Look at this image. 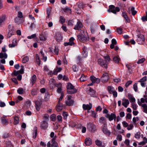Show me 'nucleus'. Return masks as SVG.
Returning <instances> with one entry per match:
<instances>
[{"label": "nucleus", "mask_w": 147, "mask_h": 147, "mask_svg": "<svg viewBox=\"0 0 147 147\" xmlns=\"http://www.w3.org/2000/svg\"><path fill=\"white\" fill-rule=\"evenodd\" d=\"M103 58L105 59H100L98 61V63L103 67L107 68L108 62L111 60L110 57L108 55L103 56Z\"/></svg>", "instance_id": "1"}, {"label": "nucleus", "mask_w": 147, "mask_h": 147, "mask_svg": "<svg viewBox=\"0 0 147 147\" xmlns=\"http://www.w3.org/2000/svg\"><path fill=\"white\" fill-rule=\"evenodd\" d=\"M67 89L70 90L67 91L68 93L69 94H74L76 92V90L74 88V87L71 83H68L67 86Z\"/></svg>", "instance_id": "2"}, {"label": "nucleus", "mask_w": 147, "mask_h": 147, "mask_svg": "<svg viewBox=\"0 0 147 147\" xmlns=\"http://www.w3.org/2000/svg\"><path fill=\"white\" fill-rule=\"evenodd\" d=\"M56 138V136H55L54 137L52 138L51 140L52 144L50 142H49L47 144V147H57V143L55 141V140Z\"/></svg>", "instance_id": "3"}, {"label": "nucleus", "mask_w": 147, "mask_h": 147, "mask_svg": "<svg viewBox=\"0 0 147 147\" xmlns=\"http://www.w3.org/2000/svg\"><path fill=\"white\" fill-rule=\"evenodd\" d=\"M107 126V123H105L101 127L102 130L105 134L110 135L111 134V132L108 130Z\"/></svg>", "instance_id": "4"}, {"label": "nucleus", "mask_w": 147, "mask_h": 147, "mask_svg": "<svg viewBox=\"0 0 147 147\" xmlns=\"http://www.w3.org/2000/svg\"><path fill=\"white\" fill-rule=\"evenodd\" d=\"M109 76L108 74L105 73L104 74L101 78V80L103 83H106L108 81Z\"/></svg>", "instance_id": "5"}, {"label": "nucleus", "mask_w": 147, "mask_h": 147, "mask_svg": "<svg viewBox=\"0 0 147 147\" xmlns=\"http://www.w3.org/2000/svg\"><path fill=\"white\" fill-rule=\"evenodd\" d=\"M66 104L68 106H71L73 105L74 101L72 99L71 96L68 95L67 96V99L65 101Z\"/></svg>", "instance_id": "6"}, {"label": "nucleus", "mask_w": 147, "mask_h": 147, "mask_svg": "<svg viewBox=\"0 0 147 147\" xmlns=\"http://www.w3.org/2000/svg\"><path fill=\"white\" fill-rule=\"evenodd\" d=\"M15 33V30L13 26L9 25V32L8 34V37H10L11 36Z\"/></svg>", "instance_id": "7"}, {"label": "nucleus", "mask_w": 147, "mask_h": 147, "mask_svg": "<svg viewBox=\"0 0 147 147\" xmlns=\"http://www.w3.org/2000/svg\"><path fill=\"white\" fill-rule=\"evenodd\" d=\"M87 129L91 131H94L95 130L96 126L91 123H89L87 125Z\"/></svg>", "instance_id": "8"}, {"label": "nucleus", "mask_w": 147, "mask_h": 147, "mask_svg": "<svg viewBox=\"0 0 147 147\" xmlns=\"http://www.w3.org/2000/svg\"><path fill=\"white\" fill-rule=\"evenodd\" d=\"M116 115L114 113H111L110 115L107 114L105 115V117L108 118L110 121H111L113 119V118L115 117Z\"/></svg>", "instance_id": "9"}, {"label": "nucleus", "mask_w": 147, "mask_h": 147, "mask_svg": "<svg viewBox=\"0 0 147 147\" xmlns=\"http://www.w3.org/2000/svg\"><path fill=\"white\" fill-rule=\"evenodd\" d=\"M90 80L92 83H98L100 82V80L98 78H96L94 76H91L90 77Z\"/></svg>", "instance_id": "10"}, {"label": "nucleus", "mask_w": 147, "mask_h": 147, "mask_svg": "<svg viewBox=\"0 0 147 147\" xmlns=\"http://www.w3.org/2000/svg\"><path fill=\"white\" fill-rule=\"evenodd\" d=\"M128 11L129 13H131L133 16L136 14L137 12L135 10V8L133 7H129L128 8Z\"/></svg>", "instance_id": "11"}, {"label": "nucleus", "mask_w": 147, "mask_h": 147, "mask_svg": "<svg viewBox=\"0 0 147 147\" xmlns=\"http://www.w3.org/2000/svg\"><path fill=\"white\" fill-rule=\"evenodd\" d=\"M138 104L141 106L143 109V111L146 113H147V105L146 104H140L139 101L138 102Z\"/></svg>", "instance_id": "12"}, {"label": "nucleus", "mask_w": 147, "mask_h": 147, "mask_svg": "<svg viewBox=\"0 0 147 147\" xmlns=\"http://www.w3.org/2000/svg\"><path fill=\"white\" fill-rule=\"evenodd\" d=\"M82 27V24L81 22L78 21L75 25L74 29L76 30H80Z\"/></svg>", "instance_id": "13"}, {"label": "nucleus", "mask_w": 147, "mask_h": 147, "mask_svg": "<svg viewBox=\"0 0 147 147\" xmlns=\"http://www.w3.org/2000/svg\"><path fill=\"white\" fill-rule=\"evenodd\" d=\"M74 39L73 37L70 38L69 40V42H65L64 43V45L65 46H67L68 45H72L74 43L73 42Z\"/></svg>", "instance_id": "14"}, {"label": "nucleus", "mask_w": 147, "mask_h": 147, "mask_svg": "<svg viewBox=\"0 0 147 147\" xmlns=\"http://www.w3.org/2000/svg\"><path fill=\"white\" fill-rule=\"evenodd\" d=\"M63 108L62 104L60 103H58L56 107V110L58 112L61 111Z\"/></svg>", "instance_id": "15"}, {"label": "nucleus", "mask_w": 147, "mask_h": 147, "mask_svg": "<svg viewBox=\"0 0 147 147\" xmlns=\"http://www.w3.org/2000/svg\"><path fill=\"white\" fill-rule=\"evenodd\" d=\"M129 101L127 99H125L122 100V104L125 108H127V107L128 105L129 104Z\"/></svg>", "instance_id": "16"}, {"label": "nucleus", "mask_w": 147, "mask_h": 147, "mask_svg": "<svg viewBox=\"0 0 147 147\" xmlns=\"http://www.w3.org/2000/svg\"><path fill=\"white\" fill-rule=\"evenodd\" d=\"M92 107V105L90 103L89 105H85L83 104V108L84 110H90Z\"/></svg>", "instance_id": "17"}, {"label": "nucleus", "mask_w": 147, "mask_h": 147, "mask_svg": "<svg viewBox=\"0 0 147 147\" xmlns=\"http://www.w3.org/2000/svg\"><path fill=\"white\" fill-rule=\"evenodd\" d=\"M46 53V52H43L42 49H41L40 53L41 54V56L42 57V60L45 61H46L47 59V57L46 56H45V55Z\"/></svg>", "instance_id": "18"}, {"label": "nucleus", "mask_w": 147, "mask_h": 147, "mask_svg": "<svg viewBox=\"0 0 147 147\" xmlns=\"http://www.w3.org/2000/svg\"><path fill=\"white\" fill-rule=\"evenodd\" d=\"M41 126L42 128L43 129H46L48 126V124L47 122L45 121H42Z\"/></svg>", "instance_id": "19"}, {"label": "nucleus", "mask_w": 147, "mask_h": 147, "mask_svg": "<svg viewBox=\"0 0 147 147\" xmlns=\"http://www.w3.org/2000/svg\"><path fill=\"white\" fill-rule=\"evenodd\" d=\"M128 99L131 102L134 103L135 102L136 100L134 97L131 94H128L127 96Z\"/></svg>", "instance_id": "20"}, {"label": "nucleus", "mask_w": 147, "mask_h": 147, "mask_svg": "<svg viewBox=\"0 0 147 147\" xmlns=\"http://www.w3.org/2000/svg\"><path fill=\"white\" fill-rule=\"evenodd\" d=\"M17 45V43L16 39H14L12 40V43L9 45V47H14L16 46Z\"/></svg>", "instance_id": "21"}, {"label": "nucleus", "mask_w": 147, "mask_h": 147, "mask_svg": "<svg viewBox=\"0 0 147 147\" xmlns=\"http://www.w3.org/2000/svg\"><path fill=\"white\" fill-rule=\"evenodd\" d=\"M62 69L61 68L58 66H56V67L54 69L53 74L55 75H56L58 72H60Z\"/></svg>", "instance_id": "22"}, {"label": "nucleus", "mask_w": 147, "mask_h": 147, "mask_svg": "<svg viewBox=\"0 0 147 147\" xmlns=\"http://www.w3.org/2000/svg\"><path fill=\"white\" fill-rule=\"evenodd\" d=\"M145 40V38L144 36L143 35L141 34L138 37L137 39V41L140 43H142V42L144 41Z\"/></svg>", "instance_id": "23"}, {"label": "nucleus", "mask_w": 147, "mask_h": 147, "mask_svg": "<svg viewBox=\"0 0 147 147\" xmlns=\"http://www.w3.org/2000/svg\"><path fill=\"white\" fill-rule=\"evenodd\" d=\"M36 76L35 75H33L30 79V83L32 85H33L36 82Z\"/></svg>", "instance_id": "24"}, {"label": "nucleus", "mask_w": 147, "mask_h": 147, "mask_svg": "<svg viewBox=\"0 0 147 147\" xmlns=\"http://www.w3.org/2000/svg\"><path fill=\"white\" fill-rule=\"evenodd\" d=\"M85 144L86 145L89 146L92 143L91 139L90 138H87L85 140Z\"/></svg>", "instance_id": "25"}, {"label": "nucleus", "mask_w": 147, "mask_h": 147, "mask_svg": "<svg viewBox=\"0 0 147 147\" xmlns=\"http://www.w3.org/2000/svg\"><path fill=\"white\" fill-rule=\"evenodd\" d=\"M51 8H49L47 9V18H49L51 16Z\"/></svg>", "instance_id": "26"}, {"label": "nucleus", "mask_w": 147, "mask_h": 147, "mask_svg": "<svg viewBox=\"0 0 147 147\" xmlns=\"http://www.w3.org/2000/svg\"><path fill=\"white\" fill-rule=\"evenodd\" d=\"M117 44V42L116 40L114 39H113L111 40V44L110 45V48L111 49H113L114 47V45Z\"/></svg>", "instance_id": "27"}, {"label": "nucleus", "mask_w": 147, "mask_h": 147, "mask_svg": "<svg viewBox=\"0 0 147 147\" xmlns=\"http://www.w3.org/2000/svg\"><path fill=\"white\" fill-rule=\"evenodd\" d=\"M123 16L124 18L125 19L126 22H130V20L129 19L127 15L126 14V13L125 12H123L122 13Z\"/></svg>", "instance_id": "28"}, {"label": "nucleus", "mask_w": 147, "mask_h": 147, "mask_svg": "<svg viewBox=\"0 0 147 147\" xmlns=\"http://www.w3.org/2000/svg\"><path fill=\"white\" fill-rule=\"evenodd\" d=\"M58 87V89L57 90V92L58 93H61L62 94V92H62V89H61V87H62V85L61 84H58V86H57Z\"/></svg>", "instance_id": "29"}, {"label": "nucleus", "mask_w": 147, "mask_h": 147, "mask_svg": "<svg viewBox=\"0 0 147 147\" xmlns=\"http://www.w3.org/2000/svg\"><path fill=\"white\" fill-rule=\"evenodd\" d=\"M55 38L58 41L61 40L62 37L60 34L59 33L56 34L55 35Z\"/></svg>", "instance_id": "30"}, {"label": "nucleus", "mask_w": 147, "mask_h": 147, "mask_svg": "<svg viewBox=\"0 0 147 147\" xmlns=\"http://www.w3.org/2000/svg\"><path fill=\"white\" fill-rule=\"evenodd\" d=\"M89 91L90 94L92 96H94L96 93L95 91L91 88H90L89 90Z\"/></svg>", "instance_id": "31"}, {"label": "nucleus", "mask_w": 147, "mask_h": 147, "mask_svg": "<svg viewBox=\"0 0 147 147\" xmlns=\"http://www.w3.org/2000/svg\"><path fill=\"white\" fill-rule=\"evenodd\" d=\"M19 122V118L17 116H15L14 118L13 123L15 125L17 124Z\"/></svg>", "instance_id": "32"}, {"label": "nucleus", "mask_w": 147, "mask_h": 147, "mask_svg": "<svg viewBox=\"0 0 147 147\" xmlns=\"http://www.w3.org/2000/svg\"><path fill=\"white\" fill-rule=\"evenodd\" d=\"M120 11V9L118 7H116L113 10H111L110 12H112L114 13H115L117 12H119Z\"/></svg>", "instance_id": "33"}, {"label": "nucleus", "mask_w": 147, "mask_h": 147, "mask_svg": "<svg viewBox=\"0 0 147 147\" xmlns=\"http://www.w3.org/2000/svg\"><path fill=\"white\" fill-rule=\"evenodd\" d=\"M39 38L40 40L45 41L46 39V37L42 34H40L39 36Z\"/></svg>", "instance_id": "34"}, {"label": "nucleus", "mask_w": 147, "mask_h": 147, "mask_svg": "<svg viewBox=\"0 0 147 147\" xmlns=\"http://www.w3.org/2000/svg\"><path fill=\"white\" fill-rule=\"evenodd\" d=\"M1 121L2 123L3 124L5 125L8 123V121L5 117H3L1 118Z\"/></svg>", "instance_id": "35"}, {"label": "nucleus", "mask_w": 147, "mask_h": 147, "mask_svg": "<svg viewBox=\"0 0 147 147\" xmlns=\"http://www.w3.org/2000/svg\"><path fill=\"white\" fill-rule=\"evenodd\" d=\"M7 55L5 53H0V58H4L5 59H6L7 58Z\"/></svg>", "instance_id": "36"}, {"label": "nucleus", "mask_w": 147, "mask_h": 147, "mask_svg": "<svg viewBox=\"0 0 147 147\" xmlns=\"http://www.w3.org/2000/svg\"><path fill=\"white\" fill-rule=\"evenodd\" d=\"M108 90L110 94H112V92L114 90V88L111 86L108 87Z\"/></svg>", "instance_id": "37"}, {"label": "nucleus", "mask_w": 147, "mask_h": 147, "mask_svg": "<svg viewBox=\"0 0 147 147\" xmlns=\"http://www.w3.org/2000/svg\"><path fill=\"white\" fill-rule=\"evenodd\" d=\"M86 76L84 74H82L80 78V80L81 81L83 82L86 81Z\"/></svg>", "instance_id": "38"}, {"label": "nucleus", "mask_w": 147, "mask_h": 147, "mask_svg": "<svg viewBox=\"0 0 147 147\" xmlns=\"http://www.w3.org/2000/svg\"><path fill=\"white\" fill-rule=\"evenodd\" d=\"M35 107H36V109L37 111H39L40 109V105L39 101H36V102L35 103Z\"/></svg>", "instance_id": "39"}, {"label": "nucleus", "mask_w": 147, "mask_h": 147, "mask_svg": "<svg viewBox=\"0 0 147 147\" xmlns=\"http://www.w3.org/2000/svg\"><path fill=\"white\" fill-rule=\"evenodd\" d=\"M29 60V57L27 56H25L23 58L22 61L23 63H26Z\"/></svg>", "instance_id": "40"}, {"label": "nucleus", "mask_w": 147, "mask_h": 147, "mask_svg": "<svg viewBox=\"0 0 147 147\" xmlns=\"http://www.w3.org/2000/svg\"><path fill=\"white\" fill-rule=\"evenodd\" d=\"M113 61L116 63H118L120 61V58L116 56H115L113 58Z\"/></svg>", "instance_id": "41"}, {"label": "nucleus", "mask_w": 147, "mask_h": 147, "mask_svg": "<svg viewBox=\"0 0 147 147\" xmlns=\"http://www.w3.org/2000/svg\"><path fill=\"white\" fill-rule=\"evenodd\" d=\"M37 127H35L34 128V133H33V137L34 138H35L37 136Z\"/></svg>", "instance_id": "42"}, {"label": "nucleus", "mask_w": 147, "mask_h": 147, "mask_svg": "<svg viewBox=\"0 0 147 147\" xmlns=\"http://www.w3.org/2000/svg\"><path fill=\"white\" fill-rule=\"evenodd\" d=\"M96 144L98 146H101L102 144V142L98 140H97L95 141Z\"/></svg>", "instance_id": "43"}, {"label": "nucleus", "mask_w": 147, "mask_h": 147, "mask_svg": "<svg viewBox=\"0 0 147 147\" xmlns=\"http://www.w3.org/2000/svg\"><path fill=\"white\" fill-rule=\"evenodd\" d=\"M147 79V77L146 76H144L138 81L139 82H143L146 81Z\"/></svg>", "instance_id": "44"}, {"label": "nucleus", "mask_w": 147, "mask_h": 147, "mask_svg": "<svg viewBox=\"0 0 147 147\" xmlns=\"http://www.w3.org/2000/svg\"><path fill=\"white\" fill-rule=\"evenodd\" d=\"M140 133L138 131L136 133L135 135V137L136 138L139 139L140 138Z\"/></svg>", "instance_id": "45"}, {"label": "nucleus", "mask_w": 147, "mask_h": 147, "mask_svg": "<svg viewBox=\"0 0 147 147\" xmlns=\"http://www.w3.org/2000/svg\"><path fill=\"white\" fill-rule=\"evenodd\" d=\"M24 90L22 88H19L17 90L18 93L19 94H22L24 92Z\"/></svg>", "instance_id": "46"}, {"label": "nucleus", "mask_w": 147, "mask_h": 147, "mask_svg": "<svg viewBox=\"0 0 147 147\" xmlns=\"http://www.w3.org/2000/svg\"><path fill=\"white\" fill-rule=\"evenodd\" d=\"M117 31L119 34H121L122 33V29L121 28H117Z\"/></svg>", "instance_id": "47"}, {"label": "nucleus", "mask_w": 147, "mask_h": 147, "mask_svg": "<svg viewBox=\"0 0 147 147\" xmlns=\"http://www.w3.org/2000/svg\"><path fill=\"white\" fill-rule=\"evenodd\" d=\"M139 120V118L138 117H134L132 119V121L134 124H136V121Z\"/></svg>", "instance_id": "48"}, {"label": "nucleus", "mask_w": 147, "mask_h": 147, "mask_svg": "<svg viewBox=\"0 0 147 147\" xmlns=\"http://www.w3.org/2000/svg\"><path fill=\"white\" fill-rule=\"evenodd\" d=\"M5 20V16H2L0 18V26L1 25L2 23Z\"/></svg>", "instance_id": "49"}, {"label": "nucleus", "mask_w": 147, "mask_h": 147, "mask_svg": "<svg viewBox=\"0 0 147 147\" xmlns=\"http://www.w3.org/2000/svg\"><path fill=\"white\" fill-rule=\"evenodd\" d=\"M100 122L103 123V124H104L105 123H106V122L105 121V118L104 117H101L100 118Z\"/></svg>", "instance_id": "50"}, {"label": "nucleus", "mask_w": 147, "mask_h": 147, "mask_svg": "<svg viewBox=\"0 0 147 147\" xmlns=\"http://www.w3.org/2000/svg\"><path fill=\"white\" fill-rule=\"evenodd\" d=\"M43 117L44 119L46 120V121H48L49 117V116L47 114H45L43 115Z\"/></svg>", "instance_id": "51"}, {"label": "nucleus", "mask_w": 147, "mask_h": 147, "mask_svg": "<svg viewBox=\"0 0 147 147\" xmlns=\"http://www.w3.org/2000/svg\"><path fill=\"white\" fill-rule=\"evenodd\" d=\"M90 112L91 113V115L94 118H96V113L95 112V111H91Z\"/></svg>", "instance_id": "52"}, {"label": "nucleus", "mask_w": 147, "mask_h": 147, "mask_svg": "<svg viewBox=\"0 0 147 147\" xmlns=\"http://www.w3.org/2000/svg\"><path fill=\"white\" fill-rule=\"evenodd\" d=\"M131 107L134 110H136L137 109V106L134 103H133L131 104Z\"/></svg>", "instance_id": "53"}, {"label": "nucleus", "mask_w": 147, "mask_h": 147, "mask_svg": "<svg viewBox=\"0 0 147 147\" xmlns=\"http://www.w3.org/2000/svg\"><path fill=\"white\" fill-rule=\"evenodd\" d=\"M116 139L118 141H121L122 139V137L121 135H118Z\"/></svg>", "instance_id": "54"}, {"label": "nucleus", "mask_w": 147, "mask_h": 147, "mask_svg": "<svg viewBox=\"0 0 147 147\" xmlns=\"http://www.w3.org/2000/svg\"><path fill=\"white\" fill-rule=\"evenodd\" d=\"M60 22L62 24H63L65 22V19L62 16L60 17Z\"/></svg>", "instance_id": "55"}, {"label": "nucleus", "mask_w": 147, "mask_h": 147, "mask_svg": "<svg viewBox=\"0 0 147 147\" xmlns=\"http://www.w3.org/2000/svg\"><path fill=\"white\" fill-rule=\"evenodd\" d=\"M145 60V59L144 58H142L139 60L137 62L138 64H140L143 63Z\"/></svg>", "instance_id": "56"}, {"label": "nucleus", "mask_w": 147, "mask_h": 147, "mask_svg": "<svg viewBox=\"0 0 147 147\" xmlns=\"http://www.w3.org/2000/svg\"><path fill=\"white\" fill-rule=\"evenodd\" d=\"M134 126L132 124H130L128 125L127 126V129L129 130H131L133 129Z\"/></svg>", "instance_id": "57"}, {"label": "nucleus", "mask_w": 147, "mask_h": 147, "mask_svg": "<svg viewBox=\"0 0 147 147\" xmlns=\"http://www.w3.org/2000/svg\"><path fill=\"white\" fill-rule=\"evenodd\" d=\"M122 124L123 126L125 127H127L128 125V123L125 121H123L122 122Z\"/></svg>", "instance_id": "58"}, {"label": "nucleus", "mask_w": 147, "mask_h": 147, "mask_svg": "<svg viewBox=\"0 0 147 147\" xmlns=\"http://www.w3.org/2000/svg\"><path fill=\"white\" fill-rule=\"evenodd\" d=\"M36 37V34H34L31 36H28L27 38L29 39H31L34 38Z\"/></svg>", "instance_id": "59"}, {"label": "nucleus", "mask_w": 147, "mask_h": 147, "mask_svg": "<svg viewBox=\"0 0 147 147\" xmlns=\"http://www.w3.org/2000/svg\"><path fill=\"white\" fill-rule=\"evenodd\" d=\"M109 10H108L109 12H110L111 10H113L115 8V6L113 5H111L109 6Z\"/></svg>", "instance_id": "60"}, {"label": "nucleus", "mask_w": 147, "mask_h": 147, "mask_svg": "<svg viewBox=\"0 0 147 147\" xmlns=\"http://www.w3.org/2000/svg\"><path fill=\"white\" fill-rule=\"evenodd\" d=\"M18 16L20 18H22L23 17L22 13L21 11H19L18 13Z\"/></svg>", "instance_id": "61"}, {"label": "nucleus", "mask_w": 147, "mask_h": 147, "mask_svg": "<svg viewBox=\"0 0 147 147\" xmlns=\"http://www.w3.org/2000/svg\"><path fill=\"white\" fill-rule=\"evenodd\" d=\"M74 22L73 20H70L68 22V25L71 26H73L74 25Z\"/></svg>", "instance_id": "62"}, {"label": "nucleus", "mask_w": 147, "mask_h": 147, "mask_svg": "<svg viewBox=\"0 0 147 147\" xmlns=\"http://www.w3.org/2000/svg\"><path fill=\"white\" fill-rule=\"evenodd\" d=\"M51 118L52 120L53 121H55L56 120V115H55L53 114H52L51 116Z\"/></svg>", "instance_id": "63"}, {"label": "nucleus", "mask_w": 147, "mask_h": 147, "mask_svg": "<svg viewBox=\"0 0 147 147\" xmlns=\"http://www.w3.org/2000/svg\"><path fill=\"white\" fill-rule=\"evenodd\" d=\"M141 19L143 21H147V16L146 15L142 17Z\"/></svg>", "instance_id": "64"}]
</instances>
